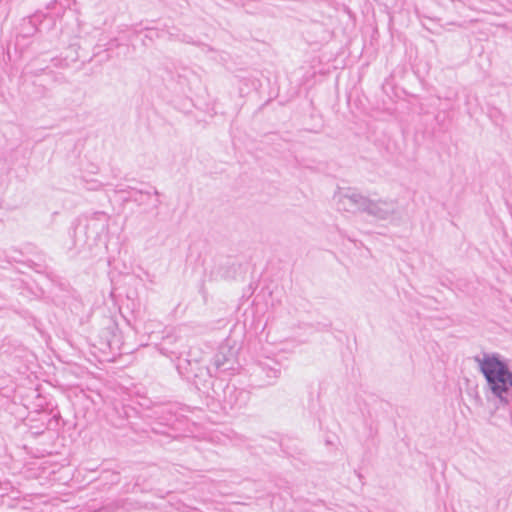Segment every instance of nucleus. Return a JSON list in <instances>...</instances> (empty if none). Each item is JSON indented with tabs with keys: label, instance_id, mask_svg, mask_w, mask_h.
Listing matches in <instances>:
<instances>
[{
	"label": "nucleus",
	"instance_id": "7",
	"mask_svg": "<svg viewBox=\"0 0 512 512\" xmlns=\"http://www.w3.org/2000/svg\"><path fill=\"white\" fill-rule=\"evenodd\" d=\"M51 62L53 64V66L57 67V68H67L68 67V62L62 58L54 57L51 59Z\"/></svg>",
	"mask_w": 512,
	"mask_h": 512
},
{
	"label": "nucleus",
	"instance_id": "6",
	"mask_svg": "<svg viewBox=\"0 0 512 512\" xmlns=\"http://www.w3.org/2000/svg\"><path fill=\"white\" fill-rule=\"evenodd\" d=\"M489 116L494 120L496 124H499L503 120L501 112L496 108H493L489 111Z\"/></svg>",
	"mask_w": 512,
	"mask_h": 512
},
{
	"label": "nucleus",
	"instance_id": "8",
	"mask_svg": "<svg viewBox=\"0 0 512 512\" xmlns=\"http://www.w3.org/2000/svg\"><path fill=\"white\" fill-rule=\"evenodd\" d=\"M96 216H98V217H105L106 215L104 213H102V212H98V213H96Z\"/></svg>",
	"mask_w": 512,
	"mask_h": 512
},
{
	"label": "nucleus",
	"instance_id": "2",
	"mask_svg": "<svg viewBox=\"0 0 512 512\" xmlns=\"http://www.w3.org/2000/svg\"><path fill=\"white\" fill-rule=\"evenodd\" d=\"M479 363L482 373L496 395H501L512 386V374L497 357L487 355Z\"/></svg>",
	"mask_w": 512,
	"mask_h": 512
},
{
	"label": "nucleus",
	"instance_id": "4",
	"mask_svg": "<svg viewBox=\"0 0 512 512\" xmlns=\"http://www.w3.org/2000/svg\"><path fill=\"white\" fill-rule=\"evenodd\" d=\"M262 317L261 309L254 307V301L250 302L249 299L242 300L236 311V320H260Z\"/></svg>",
	"mask_w": 512,
	"mask_h": 512
},
{
	"label": "nucleus",
	"instance_id": "5",
	"mask_svg": "<svg viewBox=\"0 0 512 512\" xmlns=\"http://www.w3.org/2000/svg\"><path fill=\"white\" fill-rule=\"evenodd\" d=\"M152 195L156 197L153 203V208H158L160 205V200L158 199L159 192L156 189L153 191V193L132 189L130 200L141 206L147 204L151 200Z\"/></svg>",
	"mask_w": 512,
	"mask_h": 512
},
{
	"label": "nucleus",
	"instance_id": "3",
	"mask_svg": "<svg viewBox=\"0 0 512 512\" xmlns=\"http://www.w3.org/2000/svg\"><path fill=\"white\" fill-rule=\"evenodd\" d=\"M75 0H53L47 4L45 14L38 12L29 19L33 31H49L55 27L56 20L61 19L66 10L71 9Z\"/></svg>",
	"mask_w": 512,
	"mask_h": 512
},
{
	"label": "nucleus",
	"instance_id": "1",
	"mask_svg": "<svg viewBox=\"0 0 512 512\" xmlns=\"http://www.w3.org/2000/svg\"><path fill=\"white\" fill-rule=\"evenodd\" d=\"M339 207L353 213L366 212L384 220L396 212L397 204L393 200L374 201L360 193L349 191L341 196Z\"/></svg>",
	"mask_w": 512,
	"mask_h": 512
}]
</instances>
